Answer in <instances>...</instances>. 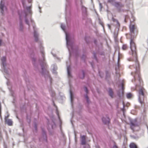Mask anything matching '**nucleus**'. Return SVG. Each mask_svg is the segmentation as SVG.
<instances>
[{"label": "nucleus", "instance_id": "39", "mask_svg": "<svg viewBox=\"0 0 148 148\" xmlns=\"http://www.w3.org/2000/svg\"><path fill=\"white\" fill-rule=\"evenodd\" d=\"M38 8L39 9V12L40 13H41L42 12V11L41 10V7L40 6H38Z\"/></svg>", "mask_w": 148, "mask_h": 148}, {"label": "nucleus", "instance_id": "22", "mask_svg": "<svg viewBox=\"0 0 148 148\" xmlns=\"http://www.w3.org/2000/svg\"><path fill=\"white\" fill-rule=\"evenodd\" d=\"M102 50V47H98V49L97 51V52L100 55H103V52H101L100 51H101Z\"/></svg>", "mask_w": 148, "mask_h": 148}, {"label": "nucleus", "instance_id": "37", "mask_svg": "<svg viewBox=\"0 0 148 148\" xmlns=\"http://www.w3.org/2000/svg\"><path fill=\"white\" fill-rule=\"evenodd\" d=\"M80 5L81 6V7H82V6L83 5V2L82 0H80Z\"/></svg>", "mask_w": 148, "mask_h": 148}, {"label": "nucleus", "instance_id": "38", "mask_svg": "<svg viewBox=\"0 0 148 148\" xmlns=\"http://www.w3.org/2000/svg\"><path fill=\"white\" fill-rule=\"evenodd\" d=\"M85 98L86 99V100H87V102H88V97L87 95H86L85 96Z\"/></svg>", "mask_w": 148, "mask_h": 148}, {"label": "nucleus", "instance_id": "43", "mask_svg": "<svg viewBox=\"0 0 148 148\" xmlns=\"http://www.w3.org/2000/svg\"><path fill=\"white\" fill-rule=\"evenodd\" d=\"M113 148H118V147L116 145H114L113 146Z\"/></svg>", "mask_w": 148, "mask_h": 148}, {"label": "nucleus", "instance_id": "24", "mask_svg": "<svg viewBox=\"0 0 148 148\" xmlns=\"http://www.w3.org/2000/svg\"><path fill=\"white\" fill-rule=\"evenodd\" d=\"M41 64V66H42V71H44V70H43L44 68L43 67L42 65H43L44 66H46V64L45 62V60H44V58H43V61L42 62V63Z\"/></svg>", "mask_w": 148, "mask_h": 148}, {"label": "nucleus", "instance_id": "9", "mask_svg": "<svg viewBox=\"0 0 148 148\" xmlns=\"http://www.w3.org/2000/svg\"><path fill=\"white\" fill-rule=\"evenodd\" d=\"M130 47L132 56H137L136 46L135 43L130 44Z\"/></svg>", "mask_w": 148, "mask_h": 148}, {"label": "nucleus", "instance_id": "10", "mask_svg": "<svg viewBox=\"0 0 148 148\" xmlns=\"http://www.w3.org/2000/svg\"><path fill=\"white\" fill-rule=\"evenodd\" d=\"M0 9L2 15H3L5 10H7V7L2 0L0 2Z\"/></svg>", "mask_w": 148, "mask_h": 148}, {"label": "nucleus", "instance_id": "30", "mask_svg": "<svg viewBox=\"0 0 148 148\" xmlns=\"http://www.w3.org/2000/svg\"><path fill=\"white\" fill-rule=\"evenodd\" d=\"M132 96V94L130 93H129L127 95V97L128 99L130 98Z\"/></svg>", "mask_w": 148, "mask_h": 148}, {"label": "nucleus", "instance_id": "1", "mask_svg": "<svg viewBox=\"0 0 148 148\" xmlns=\"http://www.w3.org/2000/svg\"><path fill=\"white\" fill-rule=\"evenodd\" d=\"M61 28L64 32L65 35L66 45L69 52V56H79V47L75 45L74 44V38L73 35L69 34L66 32H65V25L62 23L60 25Z\"/></svg>", "mask_w": 148, "mask_h": 148}, {"label": "nucleus", "instance_id": "50", "mask_svg": "<svg viewBox=\"0 0 148 148\" xmlns=\"http://www.w3.org/2000/svg\"><path fill=\"white\" fill-rule=\"evenodd\" d=\"M87 145V146L88 147V148H90V146L88 144V145Z\"/></svg>", "mask_w": 148, "mask_h": 148}, {"label": "nucleus", "instance_id": "53", "mask_svg": "<svg viewBox=\"0 0 148 148\" xmlns=\"http://www.w3.org/2000/svg\"><path fill=\"white\" fill-rule=\"evenodd\" d=\"M82 56H85V55L83 53Z\"/></svg>", "mask_w": 148, "mask_h": 148}, {"label": "nucleus", "instance_id": "25", "mask_svg": "<svg viewBox=\"0 0 148 148\" xmlns=\"http://www.w3.org/2000/svg\"><path fill=\"white\" fill-rule=\"evenodd\" d=\"M93 42L95 46L96 47L98 45L97 39L95 38H94L93 39Z\"/></svg>", "mask_w": 148, "mask_h": 148}, {"label": "nucleus", "instance_id": "13", "mask_svg": "<svg viewBox=\"0 0 148 148\" xmlns=\"http://www.w3.org/2000/svg\"><path fill=\"white\" fill-rule=\"evenodd\" d=\"M129 29L130 34L133 33L134 34L135 33V31L136 29V27L134 26V25H130L129 26Z\"/></svg>", "mask_w": 148, "mask_h": 148}, {"label": "nucleus", "instance_id": "12", "mask_svg": "<svg viewBox=\"0 0 148 148\" xmlns=\"http://www.w3.org/2000/svg\"><path fill=\"white\" fill-rule=\"evenodd\" d=\"M9 116V115H8L7 116H5V122L8 125L12 126V121L11 120L8 119Z\"/></svg>", "mask_w": 148, "mask_h": 148}, {"label": "nucleus", "instance_id": "47", "mask_svg": "<svg viewBox=\"0 0 148 148\" xmlns=\"http://www.w3.org/2000/svg\"><path fill=\"white\" fill-rule=\"evenodd\" d=\"M71 100L72 101V93L71 92Z\"/></svg>", "mask_w": 148, "mask_h": 148}, {"label": "nucleus", "instance_id": "49", "mask_svg": "<svg viewBox=\"0 0 148 148\" xmlns=\"http://www.w3.org/2000/svg\"><path fill=\"white\" fill-rule=\"evenodd\" d=\"M25 5L27 6V5ZM29 6H30V7H29V9L32 10L31 8H30L32 7V5H30Z\"/></svg>", "mask_w": 148, "mask_h": 148}, {"label": "nucleus", "instance_id": "46", "mask_svg": "<svg viewBox=\"0 0 148 148\" xmlns=\"http://www.w3.org/2000/svg\"><path fill=\"white\" fill-rule=\"evenodd\" d=\"M122 89L123 90L124 88V84L123 83H122Z\"/></svg>", "mask_w": 148, "mask_h": 148}, {"label": "nucleus", "instance_id": "6", "mask_svg": "<svg viewBox=\"0 0 148 148\" xmlns=\"http://www.w3.org/2000/svg\"><path fill=\"white\" fill-rule=\"evenodd\" d=\"M131 74L134 76L135 81L138 80L140 84L143 82L140 77L139 68L138 69H136V71L134 72H132Z\"/></svg>", "mask_w": 148, "mask_h": 148}, {"label": "nucleus", "instance_id": "7", "mask_svg": "<svg viewBox=\"0 0 148 148\" xmlns=\"http://www.w3.org/2000/svg\"><path fill=\"white\" fill-rule=\"evenodd\" d=\"M19 16V30L21 32L23 31V25L22 23V13L20 12V11L18 10L17 12Z\"/></svg>", "mask_w": 148, "mask_h": 148}, {"label": "nucleus", "instance_id": "19", "mask_svg": "<svg viewBox=\"0 0 148 148\" xmlns=\"http://www.w3.org/2000/svg\"><path fill=\"white\" fill-rule=\"evenodd\" d=\"M137 125L136 124L132 122L130 123V127L131 129L134 130L135 127H137Z\"/></svg>", "mask_w": 148, "mask_h": 148}, {"label": "nucleus", "instance_id": "4", "mask_svg": "<svg viewBox=\"0 0 148 148\" xmlns=\"http://www.w3.org/2000/svg\"><path fill=\"white\" fill-rule=\"evenodd\" d=\"M65 7V18L66 20H67V17L68 16H70L71 14V4L70 0H66Z\"/></svg>", "mask_w": 148, "mask_h": 148}, {"label": "nucleus", "instance_id": "41", "mask_svg": "<svg viewBox=\"0 0 148 148\" xmlns=\"http://www.w3.org/2000/svg\"><path fill=\"white\" fill-rule=\"evenodd\" d=\"M82 75H83V77H80L81 78H82V79H83V78H84V72L83 71H82Z\"/></svg>", "mask_w": 148, "mask_h": 148}, {"label": "nucleus", "instance_id": "48", "mask_svg": "<svg viewBox=\"0 0 148 148\" xmlns=\"http://www.w3.org/2000/svg\"><path fill=\"white\" fill-rule=\"evenodd\" d=\"M107 25H108L109 28L110 29V25L109 24H107Z\"/></svg>", "mask_w": 148, "mask_h": 148}, {"label": "nucleus", "instance_id": "21", "mask_svg": "<svg viewBox=\"0 0 148 148\" xmlns=\"http://www.w3.org/2000/svg\"><path fill=\"white\" fill-rule=\"evenodd\" d=\"M108 93L109 95L112 98L113 97V92L111 88H109L108 90Z\"/></svg>", "mask_w": 148, "mask_h": 148}, {"label": "nucleus", "instance_id": "45", "mask_svg": "<svg viewBox=\"0 0 148 148\" xmlns=\"http://www.w3.org/2000/svg\"><path fill=\"white\" fill-rule=\"evenodd\" d=\"M93 56H96V53L95 52H93Z\"/></svg>", "mask_w": 148, "mask_h": 148}, {"label": "nucleus", "instance_id": "31", "mask_svg": "<svg viewBox=\"0 0 148 148\" xmlns=\"http://www.w3.org/2000/svg\"><path fill=\"white\" fill-rule=\"evenodd\" d=\"M114 40L115 41V43L116 45V46H118V44L117 43V42H118V40L117 38H114Z\"/></svg>", "mask_w": 148, "mask_h": 148}, {"label": "nucleus", "instance_id": "17", "mask_svg": "<svg viewBox=\"0 0 148 148\" xmlns=\"http://www.w3.org/2000/svg\"><path fill=\"white\" fill-rule=\"evenodd\" d=\"M130 44H134L135 43L133 40L134 38H135L136 36V35H133L132 34H130Z\"/></svg>", "mask_w": 148, "mask_h": 148}, {"label": "nucleus", "instance_id": "32", "mask_svg": "<svg viewBox=\"0 0 148 148\" xmlns=\"http://www.w3.org/2000/svg\"><path fill=\"white\" fill-rule=\"evenodd\" d=\"M81 143L82 145H85L86 144V140H82Z\"/></svg>", "mask_w": 148, "mask_h": 148}, {"label": "nucleus", "instance_id": "8", "mask_svg": "<svg viewBox=\"0 0 148 148\" xmlns=\"http://www.w3.org/2000/svg\"><path fill=\"white\" fill-rule=\"evenodd\" d=\"M33 28L34 30L33 34L34 41L37 42L39 39V34L37 31V28L36 26L34 25H33Z\"/></svg>", "mask_w": 148, "mask_h": 148}, {"label": "nucleus", "instance_id": "27", "mask_svg": "<svg viewBox=\"0 0 148 148\" xmlns=\"http://www.w3.org/2000/svg\"><path fill=\"white\" fill-rule=\"evenodd\" d=\"M6 60V58L5 57H3L1 59V61L3 64V65L4 66H5V64Z\"/></svg>", "mask_w": 148, "mask_h": 148}, {"label": "nucleus", "instance_id": "28", "mask_svg": "<svg viewBox=\"0 0 148 148\" xmlns=\"http://www.w3.org/2000/svg\"><path fill=\"white\" fill-rule=\"evenodd\" d=\"M127 48V46L125 44H123L122 46V48L123 50H125Z\"/></svg>", "mask_w": 148, "mask_h": 148}, {"label": "nucleus", "instance_id": "23", "mask_svg": "<svg viewBox=\"0 0 148 148\" xmlns=\"http://www.w3.org/2000/svg\"><path fill=\"white\" fill-rule=\"evenodd\" d=\"M71 69V67L70 66H68L67 67V71L68 76L69 77H71V75L70 72V70Z\"/></svg>", "mask_w": 148, "mask_h": 148}, {"label": "nucleus", "instance_id": "15", "mask_svg": "<svg viewBox=\"0 0 148 148\" xmlns=\"http://www.w3.org/2000/svg\"><path fill=\"white\" fill-rule=\"evenodd\" d=\"M84 40L87 45H89L91 42L90 36H85L84 37Z\"/></svg>", "mask_w": 148, "mask_h": 148}, {"label": "nucleus", "instance_id": "36", "mask_svg": "<svg viewBox=\"0 0 148 148\" xmlns=\"http://www.w3.org/2000/svg\"><path fill=\"white\" fill-rule=\"evenodd\" d=\"M84 89H85V92H86L87 93L88 92V90L87 89V88L86 87H84Z\"/></svg>", "mask_w": 148, "mask_h": 148}, {"label": "nucleus", "instance_id": "42", "mask_svg": "<svg viewBox=\"0 0 148 148\" xmlns=\"http://www.w3.org/2000/svg\"><path fill=\"white\" fill-rule=\"evenodd\" d=\"M116 24H117L119 26V25H120V23H119V22L118 21V20H116Z\"/></svg>", "mask_w": 148, "mask_h": 148}, {"label": "nucleus", "instance_id": "56", "mask_svg": "<svg viewBox=\"0 0 148 148\" xmlns=\"http://www.w3.org/2000/svg\"><path fill=\"white\" fill-rule=\"evenodd\" d=\"M135 58H136V59H137V57H136H136H135Z\"/></svg>", "mask_w": 148, "mask_h": 148}, {"label": "nucleus", "instance_id": "18", "mask_svg": "<svg viewBox=\"0 0 148 148\" xmlns=\"http://www.w3.org/2000/svg\"><path fill=\"white\" fill-rule=\"evenodd\" d=\"M81 9L82 13L86 15L87 14V8L84 5H82V7H81Z\"/></svg>", "mask_w": 148, "mask_h": 148}, {"label": "nucleus", "instance_id": "55", "mask_svg": "<svg viewBox=\"0 0 148 148\" xmlns=\"http://www.w3.org/2000/svg\"><path fill=\"white\" fill-rule=\"evenodd\" d=\"M107 12H109V10H107Z\"/></svg>", "mask_w": 148, "mask_h": 148}, {"label": "nucleus", "instance_id": "3", "mask_svg": "<svg viewBox=\"0 0 148 148\" xmlns=\"http://www.w3.org/2000/svg\"><path fill=\"white\" fill-rule=\"evenodd\" d=\"M138 93L139 102L141 104L142 106L145 107L146 106V104H145L144 100L145 95L147 93L146 90L144 88L142 87L140 89Z\"/></svg>", "mask_w": 148, "mask_h": 148}, {"label": "nucleus", "instance_id": "29", "mask_svg": "<svg viewBox=\"0 0 148 148\" xmlns=\"http://www.w3.org/2000/svg\"><path fill=\"white\" fill-rule=\"evenodd\" d=\"M118 33L117 32V33H115V32L113 34V37L114 38H117L118 37Z\"/></svg>", "mask_w": 148, "mask_h": 148}, {"label": "nucleus", "instance_id": "26", "mask_svg": "<svg viewBox=\"0 0 148 148\" xmlns=\"http://www.w3.org/2000/svg\"><path fill=\"white\" fill-rule=\"evenodd\" d=\"M98 20L99 21V24L101 25L102 27H103V28H104V25L103 23L101 21V19L99 18H98Z\"/></svg>", "mask_w": 148, "mask_h": 148}, {"label": "nucleus", "instance_id": "33", "mask_svg": "<svg viewBox=\"0 0 148 148\" xmlns=\"http://www.w3.org/2000/svg\"><path fill=\"white\" fill-rule=\"evenodd\" d=\"M99 6L100 7L99 10L100 11H101V8H102V5L101 3H99Z\"/></svg>", "mask_w": 148, "mask_h": 148}, {"label": "nucleus", "instance_id": "57", "mask_svg": "<svg viewBox=\"0 0 148 148\" xmlns=\"http://www.w3.org/2000/svg\"><path fill=\"white\" fill-rule=\"evenodd\" d=\"M129 61H133V60H129Z\"/></svg>", "mask_w": 148, "mask_h": 148}, {"label": "nucleus", "instance_id": "54", "mask_svg": "<svg viewBox=\"0 0 148 148\" xmlns=\"http://www.w3.org/2000/svg\"><path fill=\"white\" fill-rule=\"evenodd\" d=\"M124 21L125 22H126V21H125V18H124Z\"/></svg>", "mask_w": 148, "mask_h": 148}, {"label": "nucleus", "instance_id": "11", "mask_svg": "<svg viewBox=\"0 0 148 148\" xmlns=\"http://www.w3.org/2000/svg\"><path fill=\"white\" fill-rule=\"evenodd\" d=\"M39 47L40 50V51L42 54V56H45L44 51V47L42 45V43L41 42H39Z\"/></svg>", "mask_w": 148, "mask_h": 148}, {"label": "nucleus", "instance_id": "20", "mask_svg": "<svg viewBox=\"0 0 148 148\" xmlns=\"http://www.w3.org/2000/svg\"><path fill=\"white\" fill-rule=\"evenodd\" d=\"M130 148H138L137 145L134 143H132L130 145Z\"/></svg>", "mask_w": 148, "mask_h": 148}, {"label": "nucleus", "instance_id": "14", "mask_svg": "<svg viewBox=\"0 0 148 148\" xmlns=\"http://www.w3.org/2000/svg\"><path fill=\"white\" fill-rule=\"evenodd\" d=\"M115 51L113 53V56L117 55V56H121L119 51V48L118 46H116L114 47Z\"/></svg>", "mask_w": 148, "mask_h": 148}, {"label": "nucleus", "instance_id": "51", "mask_svg": "<svg viewBox=\"0 0 148 148\" xmlns=\"http://www.w3.org/2000/svg\"><path fill=\"white\" fill-rule=\"evenodd\" d=\"M95 13H96V14L97 15H98V14H97V12L96 11H95Z\"/></svg>", "mask_w": 148, "mask_h": 148}, {"label": "nucleus", "instance_id": "2", "mask_svg": "<svg viewBox=\"0 0 148 148\" xmlns=\"http://www.w3.org/2000/svg\"><path fill=\"white\" fill-rule=\"evenodd\" d=\"M22 5L23 8V11H20V12L22 13V16L23 14H24V17L25 19V23L28 25L29 27L30 24L29 23L27 17L28 16L30 19V21L31 23H34V21L32 18V10L29 9L30 6H26L25 5V0H21ZM29 3H31L32 0H27Z\"/></svg>", "mask_w": 148, "mask_h": 148}, {"label": "nucleus", "instance_id": "44", "mask_svg": "<svg viewBox=\"0 0 148 148\" xmlns=\"http://www.w3.org/2000/svg\"><path fill=\"white\" fill-rule=\"evenodd\" d=\"M2 44V42L1 40L0 39V46H1Z\"/></svg>", "mask_w": 148, "mask_h": 148}, {"label": "nucleus", "instance_id": "40", "mask_svg": "<svg viewBox=\"0 0 148 148\" xmlns=\"http://www.w3.org/2000/svg\"><path fill=\"white\" fill-rule=\"evenodd\" d=\"M119 56H118V68L119 69V59H120V58H119Z\"/></svg>", "mask_w": 148, "mask_h": 148}, {"label": "nucleus", "instance_id": "5", "mask_svg": "<svg viewBox=\"0 0 148 148\" xmlns=\"http://www.w3.org/2000/svg\"><path fill=\"white\" fill-rule=\"evenodd\" d=\"M107 2L114 6L117 9L118 11L120 12L121 11V8L124 6V5L119 2L116 1L115 0H108Z\"/></svg>", "mask_w": 148, "mask_h": 148}, {"label": "nucleus", "instance_id": "35", "mask_svg": "<svg viewBox=\"0 0 148 148\" xmlns=\"http://www.w3.org/2000/svg\"><path fill=\"white\" fill-rule=\"evenodd\" d=\"M112 21L114 22H116V20H117V19H116L113 17L112 18Z\"/></svg>", "mask_w": 148, "mask_h": 148}, {"label": "nucleus", "instance_id": "16", "mask_svg": "<svg viewBox=\"0 0 148 148\" xmlns=\"http://www.w3.org/2000/svg\"><path fill=\"white\" fill-rule=\"evenodd\" d=\"M102 120L103 123L105 124H108L110 122V119L107 116H106V117H103Z\"/></svg>", "mask_w": 148, "mask_h": 148}, {"label": "nucleus", "instance_id": "58", "mask_svg": "<svg viewBox=\"0 0 148 148\" xmlns=\"http://www.w3.org/2000/svg\"><path fill=\"white\" fill-rule=\"evenodd\" d=\"M91 1H92V0H91Z\"/></svg>", "mask_w": 148, "mask_h": 148}, {"label": "nucleus", "instance_id": "52", "mask_svg": "<svg viewBox=\"0 0 148 148\" xmlns=\"http://www.w3.org/2000/svg\"><path fill=\"white\" fill-rule=\"evenodd\" d=\"M51 53L53 55V56H56L55 54H53L52 52H51Z\"/></svg>", "mask_w": 148, "mask_h": 148}, {"label": "nucleus", "instance_id": "34", "mask_svg": "<svg viewBox=\"0 0 148 148\" xmlns=\"http://www.w3.org/2000/svg\"><path fill=\"white\" fill-rule=\"evenodd\" d=\"M82 140H86L85 136H83L81 137Z\"/></svg>", "mask_w": 148, "mask_h": 148}]
</instances>
